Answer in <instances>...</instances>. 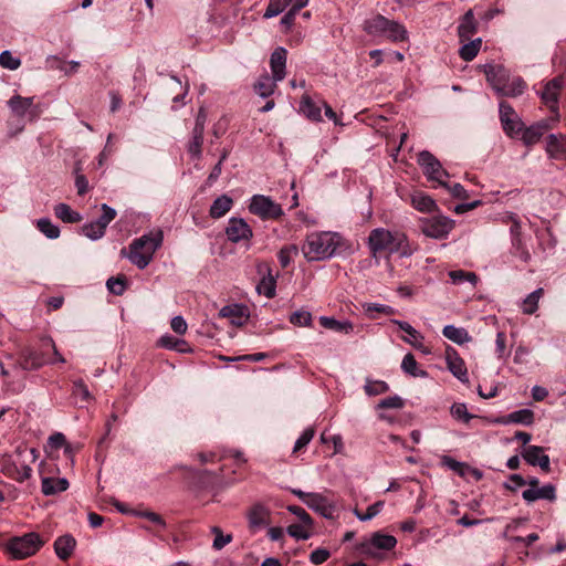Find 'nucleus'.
Returning <instances> with one entry per match:
<instances>
[{
  "label": "nucleus",
  "instance_id": "obj_9",
  "mask_svg": "<svg viewBox=\"0 0 566 566\" xmlns=\"http://www.w3.org/2000/svg\"><path fill=\"white\" fill-rule=\"evenodd\" d=\"M418 164L422 167L423 174L428 180L437 181L440 186L447 187L443 178L449 177V172L442 168L441 163L428 150H422L418 155Z\"/></svg>",
  "mask_w": 566,
  "mask_h": 566
},
{
  "label": "nucleus",
  "instance_id": "obj_47",
  "mask_svg": "<svg viewBox=\"0 0 566 566\" xmlns=\"http://www.w3.org/2000/svg\"><path fill=\"white\" fill-rule=\"evenodd\" d=\"M363 308L365 313L368 315L369 318H376L375 315H373V312L386 314V315H394L397 313V310L392 306L380 304V303H364Z\"/></svg>",
  "mask_w": 566,
  "mask_h": 566
},
{
  "label": "nucleus",
  "instance_id": "obj_26",
  "mask_svg": "<svg viewBox=\"0 0 566 566\" xmlns=\"http://www.w3.org/2000/svg\"><path fill=\"white\" fill-rule=\"evenodd\" d=\"M219 316L229 318L233 325L241 326L248 318L247 306L242 304L226 305L220 310Z\"/></svg>",
  "mask_w": 566,
  "mask_h": 566
},
{
  "label": "nucleus",
  "instance_id": "obj_22",
  "mask_svg": "<svg viewBox=\"0 0 566 566\" xmlns=\"http://www.w3.org/2000/svg\"><path fill=\"white\" fill-rule=\"evenodd\" d=\"M306 506L321 514L325 518H334V505H332L329 501L319 493L312 492V496L310 497Z\"/></svg>",
  "mask_w": 566,
  "mask_h": 566
},
{
  "label": "nucleus",
  "instance_id": "obj_3",
  "mask_svg": "<svg viewBox=\"0 0 566 566\" xmlns=\"http://www.w3.org/2000/svg\"><path fill=\"white\" fill-rule=\"evenodd\" d=\"M56 363L64 364L65 358L57 350L54 340L50 336L40 339V348L24 347L19 356L18 365L23 370H36L42 366Z\"/></svg>",
  "mask_w": 566,
  "mask_h": 566
},
{
  "label": "nucleus",
  "instance_id": "obj_28",
  "mask_svg": "<svg viewBox=\"0 0 566 566\" xmlns=\"http://www.w3.org/2000/svg\"><path fill=\"white\" fill-rule=\"evenodd\" d=\"M203 134L205 129L201 128V124L193 126L191 138L187 146V151L191 159L199 160L202 156Z\"/></svg>",
  "mask_w": 566,
  "mask_h": 566
},
{
  "label": "nucleus",
  "instance_id": "obj_37",
  "mask_svg": "<svg viewBox=\"0 0 566 566\" xmlns=\"http://www.w3.org/2000/svg\"><path fill=\"white\" fill-rule=\"evenodd\" d=\"M54 214L56 218L66 223H77L82 221V216L77 211L71 209L66 203H57L54 207Z\"/></svg>",
  "mask_w": 566,
  "mask_h": 566
},
{
  "label": "nucleus",
  "instance_id": "obj_14",
  "mask_svg": "<svg viewBox=\"0 0 566 566\" xmlns=\"http://www.w3.org/2000/svg\"><path fill=\"white\" fill-rule=\"evenodd\" d=\"M226 235L229 241L239 243L242 241H249L252 238L253 232L244 219L232 217L228 221Z\"/></svg>",
  "mask_w": 566,
  "mask_h": 566
},
{
  "label": "nucleus",
  "instance_id": "obj_57",
  "mask_svg": "<svg viewBox=\"0 0 566 566\" xmlns=\"http://www.w3.org/2000/svg\"><path fill=\"white\" fill-rule=\"evenodd\" d=\"M72 394L74 397L80 398L81 401L87 402L92 399V395L82 379L73 381Z\"/></svg>",
  "mask_w": 566,
  "mask_h": 566
},
{
  "label": "nucleus",
  "instance_id": "obj_41",
  "mask_svg": "<svg viewBox=\"0 0 566 566\" xmlns=\"http://www.w3.org/2000/svg\"><path fill=\"white\" fill-rule=\"evenodd\" d=\"M401 369L403 370V373H406L412 377L424 378L428 376V373L426 370L418 369V363L411 353H408L407 355H405V357L401 361Z\"/></svg>",
  "mask_w": 566,
  "mask_h": 566
},
{
  "label": "nucleus",
  "instance_id": "obj_52",
  "mask_svg": "<svg viewBox=\"0 0 566 566\" xmlns=\"http://www.w3.org/2000/svg\"><path fill=\"white\" fill-rule=\"evenodd\" d=\"M211 533L214 535V539L212 543V548L214 551H221L226 545L232 542L231 534H223L220 527L212 526Z\"/></svg>",
  "mask_w": 566,
  "mask_h": 566
},
{
  "label": "nucleus",
  "instance_id": "obj_60",
  "mask_svg": "<svg viewBox=\"0 0 566 566\" xmlns=\"http://www.w3.org/2000/svg\"><path fill=\"white\" fill-rule=\"evenodd\" d=\"M403 400L401 397L395 395L387 398L381 399L377 403V409H400L403 407Z\"/></svg>",
  "mask_w": 566,
  "mask_h": 566
},
{
  "label": "nucleus",
  "instance_id": "obj_55",
  "mask_svg": "<svg viewBox=\"0 0 566 566\" xmlns=\"http://www.w3.org/2000/svg\"><path fill=\"white\" fill-rule=\"evenodd\" d=\"M102 214L95 221L106 231L107 226L115 219L116 210L106 203L101 206Z\"/></svg>",
  "mask_w": 566,
  "mask_h": 566
},
{
  "label": "nucleus",
  "instance_id": "obj_39",
  "mask_svg": "<svg viewBox=\"0 0 566 566\" xmlns=\"http://www.w3.org/2000/svg\"><path fill=\"white\" fill-rule=\"evenodd\" d=\"M544 295V289L538 287L530 293L522 302V312L527 315L534 314L538 308V302Z\"/></svg>",
  "mask_w": 566,
  "mask_h": 566
},
{
  "label": "nucleus",
  "instance_id": "obj_48",
  "mask_svg": "<svg viewBox=\"0 0 566 566\" xmlns=\"http://www.w3.org/2000/svg\"><path fill=\"white\" fill-rule=\"evenodd\" d=\"M298 248L295 244H289L281 248V250L277 253V259L283 269L287 268L293 256L297 255Z\"/></svg>",
  "mask_w": 566,
  "mask_h": 566
},
{
  "label": "nucleus",
  "instance_id": "obj_11",
  "mask_svg": "<svg viewBox=\"0 0 566 566\" xmlns=\"http://www.w3.org/2000/svg\"><path fill=\"white\" fill-rule=\"evenodd\" d=\"M249 210L251 213L261 219H277L283 216L281 205L273 201L270 197L263 195H254L251 198Z\"/></svg>",
  "mask_w": 566,
  "mask_h": 566
},
{
  "label": "nucleus",
  "instance_id": "obj_49",
  "mask_svg": "<svg viewBox=\"0 0 566 566\" xmlns=\"http://www.w3.org/2000/svg\"><path fill=\"white\" fill-rule=\"evenodd\" d=\"M82 233L86 238L91 239L92 241H96L104 237L105 231L95 220H93V221L86 222L82 227Z\"/></svg>",
  "mask_w": 566,
  "mask_h": 566
},
{
  "label": "nucleus",
  "instance_id": "obj_17",
  "mask_svg": "<svg viewBox=\"0 0 566 566\" xmlns=\"http://www.w3.org/2000/svg\"><path fill=\"white\" fill-rule=\"evenodd\" d=\"M446 360L448 369L451 374L462 382H468V370L464 360L459 356L457 350L450 346L446 348Z\"/></svg>",
  "mask_w": 566,
  "mask_h": 566
},
{
  "label": "nucleus",
  "instance_id": "obj_30",
  "mask_svg": "<svg viewBox=\"0 0 566 566\" xmlns=\"http://www.w3.org/2000/svg\"><path fill=\"white\" fill-rule=\"evenodd\" d=\"M69 481L65 478H43L41 483L42 493L46 496L66 491Z\"/></svg>",
  "mask_w": 566,
  "mask_h": 566
},
{
  "label": "nucleus",
  "instance_id": "obj_62",
  "mask_svg": "<svg viewBox=\"0 0 566 566\" xmlns=\"http://www.w3.org/2000/svg\"><path fill=\"white\" fill-rule=\"evenodd\" d=\"M158 344L164 348L176 349L181 353L186 352L185 348H178V344H185V340L175 338L170 335L161 336L158 340Z\"/></svg>",
  "mask_w": 566,
  "mask_h": 566
},
{
  "label": "nucleus",
  "instance_id": "obj_15",
  "mask_svg": "<svg viewBox=\"0 0 566 566\" xmlns=\"http://www.w3.org/2000/svg\"><path fill=\"white\" fill-rule=\"evenodd\" d=\"M564 81L557 76L549 80L541 93V98L551 112L558 114V98Z\"/></svg>",
  "mask_w": 566,
  "mask_h": 566
},
{
  "label": "nucleus",
  "instance_id": "obj_8",
  "mask_svg": "<svg viewBox=\"0 0 566 566\" xmlns=\"http://www.w3.org/2000/svg\"><path fill=\"white\" fill-rule=\"evenodd\" d=\"M499 117L504 133L512 139H517L522 134L525 123L516 111L506 102L499 104Z\"/></svg>",
  "mask_w": 566,
  "mask_h": 566
},
{
  "label": "nucleus",
  "instance_id": "obj_5",
  "mask_svg": "<svg viewBox=\"0 0 566 566\" xmlns=\"http://www.w3.org/2000/svg\"><path fill=\"white\" fill-rule=\"evenodd\" d=\"M363 30L370 36L385 38L391 42L408 40V31L405 25L381 14L366 19L363 23Z\"/></svg>",
  "mask_w": 566,
  "mask_h": 566
},
{
  "label": "nucleus",
  "instance_id": "obj_25",
  "mask_svg": "<svg viewBox=\"0 0 566 566\" xmlns=\"http://www.w3.org/2000/svg\"><path fill=\"white\" fill-rule=\"evenodd\" d=\"M534 422V412L531 409H518L509 415L497 417L500 424H523L531 426Z\"/></svg>",
  "mask_w": 566,
  "mask_h": 566
},
{
  "label": "nucleus",
  "instance_id": "obj_38",
  "mask_svg": "<svg viewBox=\"0 0 566 566\" xmlns=\"http://www.w3.org/2000/svg\"><path fill=\"white\" fill-rule=\"evenodd\" d=\"M442 334L444 337L459 345H462L471 339L465 328L457 327L454 325L444 326L442 329Z\"/></svg>",
  "mask_w": 566,
  "mask_h": 566
},
{
  "label": "nucleus",
  "instance_id": "obj_6",
  "mask_svg": "<svg viewBox=\"0 0 566 566\" xmlns=\"http://www.w3.org/2000/svg\"><path fill=\"white\" fill-rule=\"evenodd\" d=\"M43 545L44 541L41 536L35 532H31L10 538L6 544V548L12 558L23 559L34 555Z\"/></svg>",
  "mask_w": 566,
  "mask_h": 566
},
{
  "label": "nucleus",
  "instance_id": "obj_36",
  "mask_svg": "<svg viewBox=\"0 0 566 566\" xmlns=\"http://www.w3.org/2000/svg\"><path fill=\"white\" fill-rule=\"evenodd\" d=\"M249 526L259 530L268 523V511L262 505L253 506L248 514Z\"/></svg>",
  "mask_w": 566,
  "mask_h": 566
},
{
  "label": "nucleus",
  "instance_id": "obj_46",
  "mask_svg": "<svg viewBox=\"0 0 566 566\" xmlns=\"http://www.w3.org/2000/svg\"><path fill=\"white\" fill-rule=\"evenodd\" d=\"M384 505V501H377L374 504L369 505L365 513L360 512L357 509H355L353 513L359 521L367 522L373 520L376 515H378L381 512Z\"/></svg>",
  "mask_w": 566,
  "mask_h": 566
},
{
  "label": "nucleus",
  "instance_id": "obj_19",
  "mask_svg": "<svg viewBox=\"0 0 566 566\" xmlns=\"http://www.w3.org/2000/svg\"><path fill=\"white\" fill-rule=\"evenodd\" d=\"M546 153L549 158L566 161V136L551 134L546 139Z\"/></svg>",
  "mask_w": 566,
  "mask_h": 566
},
{
  "label": "nucleus",
  "instance_id": "obj_42",
  "mask_svg": "<svg viewBox=\"0 0 566 566\" xmlns=\"http://www.w3.org/2000/svg\"><path fill=\"white\" fill-rule=\"evenodd\" d=\"M36 227L48 239L54 240L60 237V228L49 218H41L36 221Z\"/></svg>",
  "mask_w": 566,
  "mask_h": 566
},
{
  "label": "nucleus",
  "instance_id": "obj_13",
  "mask_svg": "<svg viewBox=\"0 0 566 566\" xmlns=\"http://www.w3.org/2000/svg\"><path fill=\"white\" fill-rule=\"evenodd\" d=\"M526 83L521 76L509 78L506 71L497 65V94L515 97L522 95L526 88Z\"/></svg>",
  "mask_w": 566,
  "mask_h": 566
},
{
  "label": "nucleus",
  "instance_id": "obj_31",
  "mask_svg": "<svg viewBox=\"0 0 566 566\" xmlns=\"http://www.w3.org/2000/svg\"><path fill=\"white\" fill-rule=\"evenodd\" d=\"M233 200L228 195H221L216 198L210 206L209 214L213 219H219L226 216L232 208Z\"/></svg>",
  "mask_w": 566,
  "mask_h": 566
},
{
  "label": "nucleus",
  "instance_id": "obj_27",
  "mask_svg": "<svg viewBox=\"0 0 566 566\" xmlns=\"http://www.w3.org/2000/svg\"><path fill=\"white\" fill-rule=\"evenodd\" d=\"M476 21L472 10H468L461 18L458 25V35L461 42L469 41L476 32Z\"/></svg>",
  "mask_w": 566,
  "mask_h": 566
},
{
  "label": "nucleus",
  "instance_id": "obj_32",
  "mask_svg": "<svg viewBox=\"0 0 566 566\" xmlns=\"http://www.w3.org/2000/svg\"><path fill=\"white\" fill-rule=\"evenodd\" d=\"M412 207L423 213H430L437 210L436 201L427 193L418 191L411 196Z\"/></svg>",
  "mask_w": 566,
  "mask_h": 566
},
{
  "label": "nucleus",
  "instance_id": "obj_10",
  "mask_svg": "<svg viewBox=\"0 0 566 566\" xmlns=\"http://www.w3.org/2000/svg\"><path fill=\"white\" fill-rule=\"evenodd\" d=\"M454 221L444 216L420 219V229L426 237L444 239L453 229Z\"/></svg>",
  "mask_w": 566,
  "mask_h": 566
},
{
  "label": "nucleus",
  "instance_id": "obj_20",
  "mask_svg": "<svg viewBox=\"0 0 566 566\" xmlns=\"http://www.w3.org/2000/svg\"><path fill=\"white\" fill-rule=\"evenodd\" d=\"M548 128L549 126L546 120H541L528 127L524 126L517 140H522L525 146H533L539 142Z\"/></svg>",
  "mask_w": 566,
  "mask_h": 566
},
{
  "label": "nucleus",
  "instance_id": "obj_16",
  "mask_svg": "<svg viewBox=\"0 0 566 566\" xmlns=\"http://www.w3.org/2000/svg\"><path fill=\"white\" fill-rule=\"evenodd\" d=\"M33 101L34 97H23L15 94L8 101V106L17 117L21 118L28 115L30 119H34L38 116V112L35 111Z\"/></svg>",
  "mask_w": 566,
  "mask_h": 566
},
{
  "label": "nucleus",
  "instance_id": "obj_54",
  "mask_svg": "<svg viewBox=\"0 0 566 566\" xmlns=\"http://www.w3.org/2000/svg\"><path fill=\"white\" fill-rule=\"evenodd\" d=\"M449 277L453 284H463L464 282H470L475 284L476 275L473 272H467L463 270H453L449 272Z\"/></svg>",
  "mask_w": 566,
  "mask_h": 566
},
{
  "label": "nucleus",
  "instance_id": "obj_63",
  "mask_svg": "<svg viewBox=\"0 0 566 566\" xmlns=\"http://www.w3.org/2000/svg\"><path fill=\"white\" fill-rule=\"evenodd\" d=\"M286 531L287 534L296 541H305L311 536V534L304 528V525L300 524H291Z\"/></svg>",
  "mask_w": 566,
  "mask_h": 566
},
{
  "label": "nucleus",
  "instance_id": "obj_50",
  "mask_svg": "<svg viewBox=\"0 0 566 566\" xmlns=\"http://www.w3.org/2000/svg\"><path fill=\"white\" fill-rule=\"evenodd\" d=\"M292 0H270L269 6L266 7L263 17L265 19H271L280 13H282L285 8L291 3Z\"/></svg>",
  "mask_w": 566,
  "mask_h": 566
},
{
  "label": "nucleus",
  "instance_id": "obj_18",
  "mask_svg": "<svg viewBox=\"0 0 566 566\" xmlns=\"http://www.w3.org/2000/svg\"><path fill=\"white\" fill-rule=\"evenodd\" d=\"M521 525H523L522 521L513 522L512 524L506 526L503 533V537L514 543L515 548H526L538 539V535L536 533H531L526 536L515 534V532Z\"/></svg>",
  "mask_w": 566,
  "mask_h": 566
},
{
  "label": "nucleus",
  "instance_id": "obj_24",
  "mask_svg": "<svg viewBox=\"0 0 566 566\" xmlns=\"http://www.w3.org/2000/svg\"><path fill=\"white\" fill-rule=\"evenodd\" d=\"M522 497L527 503H532L537 500H547L552 502L556 500V489L553 484H545L542 488L536 489H527L523 491Z\"/></svg>",
  "mask_w": 566,
  "mask_h": 566
},
{
  "label": "nucleus",
  "instance_id": "obj_35",
  "mask_svg": "<svg viewBox=\"0 0 566 566\" xmlns=\"http://www.w3.org/2000/svg\"><path fill=\"white\" fill-rule=\"evenodd\" d=\"M276 80L274 76H270L269 74H263L259 77V80L254 84V91L262 98H266L274 93L276 87Z\"/></svg>",
  "mask_w": 566,
  "mask_h": 566
},
{
  "label": "nucleus",
  "instance_id": "obj_64",
  "mask_svg": "<svg viewBox=\"0 0 566 566\" xmlns=\"http://www.w3.org/2000/svg\"><path fill=\"white\" fill-rule=\"evenodd\" d=\"M287 510L293 515L298 517L300 521L303 523V525H305V526H312L313 525V520H312L311 515L303 507L297 506V505H290L287 507Z\"/></svg>",
  "mask_w": 566,
  "mask_h": 566
},
{
  "label": "nucleus",
  "instance_id": "obj_45",
  "mask_svg": "<svg viewBox=\"0 0 566 566\" xmlns=\"http://www.w3.org/2000/svg\"><path fill=\"white\" fill-rule=\"evenodd\" d=\"M450 413L457 421L468 423L471 419L476 418L475 415L468 411L467 405L463 402H454L450 408Z\"/></svg>",
  "mask_w": 566,
  "mask_h": 566
},
{
  "label": "nucleus",
  "instance_id": "obj_59",
  "mask_svg": "<svg viewBox=\"0 0 566 566\" xmlns=\"http://www.w3.org/2000/svg\"><path fill=\"white\" fill-rule=\"evenodd\" d=\"M290 322L296 326H311L312 314L307 311H295L291 314Z\"/></svg>",
  "mask_w": 566,
  "mask_h": 566
},
{
  "label": "nucleus",
  "instance_id": "obj_2",
  "mask_svg": "<svg viewBox=\"0 0 566 566\" xmlns=\"http://www.w3.org/2000/svg\"><path fill=\"white\" fill-rule=\"evenodd\" d=\"M164 233L161 230L150 231L134 239L128 250L123 248L120 256L128 259L139 270L146 269L154 259L156 251L161 247Z\"/></svg>",
  "mask_w": 566,
  "mask_h": 566
},
{
  "label": "nucleus",
  "instance_id": "obj_56",
  "mask_svg": "<svg viewBox=\"0 0 566 566\" xmlns=\"http://www.w3.org/2000/svg\"><path fill=\"white\" fill-rule=\"evenodd\" d=\"M544 448L538 446H528L524 449L522 452L523 459L530 464L535 467L536 462H538V459L543 454Z\"/></svg>",
  "mask_w": 566,
  "mask_h": 566
},
{
  "label": "nucleus",
  "instance_id": "obj_29",
  "mask_svg": "<svg viewBox=\"0 0 566 566\" xmlns=\"http://www.w3.org/2000/svg\"><path fill=\"white\" fill-rule=\"evenodd\" d=\"M76 541L71 534L59 536L54 541V551L61 560H66L74 552Z\"/></svg>",
  "mask_w": 566,
  "mask_h": 566
},
{
  "label": "nucleus",
  "instance_id": "obj_44",
  "mask_svg": "<svg viewBox=\"0 0 566 566\" xmlns=\"http://www.w3.org/2000/svg\"><path fill=\"white\" fill-rule=\"evenodd\" d=\"M364 390L365 394L369 397L378 396L389 391V385L384 380H373L370 378H366Z\"/></svg>",
  "mask_w": 566,
  "mask_h": 566
},
{
  "label": "nucleus",
  "instance_id": "obj_23",
  "mask_svg": "<svg viewBox=\"0 0 566 566\" xmlns=\"http://www.w3.org/2000/svg\"><path fill=\"white\" fill-rule=\"evenodd\" d=\"M286 55L287 51L282 46L276 48L271 54L270 66L272 76L276 81H282L285 77Z\"/></svg>",
  "mask_w": 566,
  "mask_h": 566
},
{
  "label": "nucleus",
  "instance_id": "obj_43",
  "mask_svg": "<svg viewBox=\"0 0 566 566\" xmlns=\"http://www.w3.org/2000/svg\"><path fill=\"white\" fill-rule=\"evenodd\" d=\"M481 44V39L469 40V42L464 43L459 50L461 59L464 61H472L478 55Z\"/></svg>",
  "mask_w": 566,
  "mask_h": 566
},
{
  "label": "nucleus",
  "instance_id": "obj_53",
  "mask_svg": "<svg viewBox=\"0 0 566 566\" xmlns=\"http://www.w3.org/2000/svg\"><path fill=\"white\" fill-rule=\"evenodd\" d=\"M106 286L112 294L120 296L125 293L127 289L126 279L123 275L109 277L106 282Z\"/></svg>",
  "mask_w": 566,
  "mask_h": 566
},
{
  "label": "nucleus",
  "instance_id": "obj_21",
  "mask_svg": "<svg viewBox=\"0 0 566 566\" xmlns=\"http://www.w3.org/2000/svg\"><path fill=\"white\" fill-rule=\"evenodd\" d=\"M390 322L397 325L401 331H403L407 334V336L401 337V339L405 343L411 345L416 349L426 353V348L423 345V336L415 327H412L408 322L405 321L391 319Z\"/></svg>",
  "mask_w": 566,
  "mask_h": 566
},
{
  "label": "nucleus",
  "instance_id": "obj_33",
  "mask_svg": "<svg viewBox=\"0 0 566 566\" xmlns=\"http://www.w3.org/2000/svg\"><path fill=\"white\" fill-rule=\"evenodd\" d=\"M300 111L311 120H322L321 105L315 103L307 94H304L301 98Z\"/></svg>",
  "mask_w": 566,
  "mask_h": 566
},
{
  "label": "nucleus",
  "instance_id": "obj_4",
  "mask_svg": "<svg viewBox=\"0 0 566 566\" xmlns=\"http://www.w3.org/2000/svg\"><path fill=\"white\" fill-rule=\"evenodd\" d=\"M342 241L337 232H313L306 237L302 252L308 261L327 260L337 254Z\"/></svg>",
  "mask_w": 566,
  "mask_h": 566
},
{
  "label": "nucleus",
  "instance_id": "obj_40",
  "mask_svg": "<svg viewBox=\"0 0 566 566\" xmlns=\"http://www.w3.org/2000/svg\"><path fill=\"white\" fill-rule=\"evenodd\" d=\"M276 279L269 271L268 275L263 276L256 285L259 294L264 295L268 298L275 296Z\"/></svg>",
  "mask_w": 566,
  "mask_h": 566
},
{
  "label": "nucleus",
  "instance_id": "obj_58",
  "mask_svg": "<svg viewBox=\"0 0 566 566\" xmlns=\"http://www.w3.org/2000/svg\"><path fill=\"white\" fill-rule=\"evenodd\" d=\"M0 65L4 69L14 71L21 65V60L6 50L0 53Z\"/></svg>",
  "mask_w": 566,
  "mask_h": 566
},
{
  "label": "nucleus",
  "instance_id": "obj_12",
  "mask_svg": "<svg viewBox=\"0 0 566 566\" xmlns=\"http://www.w3.org/2000/svg\"><path fill=\"white\" fill-rule=\"evenodd\" d=\"M396 545L397 539L395 536L382 532H375L361 543L360 549L366 555L377 556L380 552L391 551Z\"/></svg>",
  "mask_w": 566,
  "mask_h": 566
},
{
  "label": "nucleus",
  "instance_id": "obj_34",
  "mask_svg": "<svg viewBox=\"0 0 566 566\" xmlns=\"http://www.w3.org/2000/svg\"><path fill=\"white\" fill-rule=\"evenodd\" d=\"M319 323L324 328L337 333L350 334L354 331V326L349 321H338L334 317L321 316Z\"/></svg>",
  "mask_w": 566,
  "mask_h": 566
},
{
  "label": "nucleus",
  "instance_id": "obj_51",
  "mask_svg": "<svg viewBox=\"0 0 566 566\" xmlns=\"http://www.w3.org/2000/svg\"><path fill=\"white\" fill-rule=\"evenodd\" d=\"M442 464L447 467L448 469L452 470L460 476H465L467 473L470 471V467L463 462L457 461L449 455H444L441 460Z\"/></svg>",
  "mask_w": 566,
  "mask_h": 566
},
{
  "label": "nucleus",
  "instance_id": "obj_61",
  "mask_svg": "<svg viewBox=\"0 0 566 566\" xmlns=\"http://www.w3.org/2000/svg\"><path fill=\"white\" fill-rule=\"evenodd\" d=\"M314 433H315V431H314L313 428H306L301 433L298 439L295 441V444H294V448H293V453H297L303 448H305L312 441V439L314 437Z\"/></svg>",
  "mask_w": 566,
  "mask_h": 566
},
{
  "label": "nucleus",
  "instance_id": "obj_7",
  "mask_svg": "<svg viewBox=\"0 0 566 566\" xmlns=\"http://www.w3.org/2000/svg\"><path fill=\"white\" fill-rule=\"evenodd\" d=\"M497 221L507 227L511 235V252L524 262L531 259V254L526 249L521 235V223L518 217L513 212H503L497 214Z\"/></svg>",
  "mask_w": 566,
  "mask_h": 566
},
{
  "label": "nucleus",
  "instance_id": "obj_1",
  "mask_svg": "<svg viewBox=\"0 0 566 566\" xmlns=\"http://www.w3.org/2000/svg\"><path fill=\"white\" fill-rule=\"evenodd\" d=\"M368 247L373 253H398L402 258L410 256L415 248L409 243L407 235L401 231H390L376 228L368 235Z\"/></svg>",
  "mask_w": 566,
  "mask_h": 566
}]
</instances>
